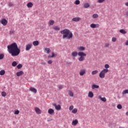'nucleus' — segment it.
Returning <instances> with one entry per match:
<instances>
[{
	"mask_svg": "<svg viewBox=\"0 0 128 128\" xmlns=\"http://www.w3.org/2000/svg\"><path fill=\"white\" fill-rule=\"evenodd\" d=\"M32 44H26V50L28 51L32 48Z\"/></svg>",
	"mask_w": 128,
	"mask_h": 128,
	"instance_id": "5",
	"label": "nucleus"
},
{
	"mask_svg": "<svg viewBox=\"0 0 128 128\" xmlns=\"http://www.w3.org/2000/svg\"><path fill=\"white\" fill-rule=\"evenodd\" d=\"M90 26L92 28H98L100 26V24H90Z\"/></svg>",
	"mask_w": 128,
	"mask_h": 128,
	"instance_id": "7",
	"label": "nucleus"
},
{
	"mask_svg": "<svg viewBox=\"0 0 128 128\" xmlns=\"http://www.w3.org/2000/svg\"><path fill=\"white\" fill-rule=\"evenodd\" d=\"M38 44H40V42L38 40L33 42V46H38Z\"/></svg>",
	"mask_w": 128,
	"mask_h": 128,
	"instance_id": "23",
	"label": "nucleus"
},
{
	"mask_svg": "<svg viewBox=\"0 0 128 128\" xmlns=\"http://www.w3.org/2000/svg\"><path fill=\"white\" fill-rule=\"evenodd\" d=\"M34 110L38 114H42V110L38 107L34 108Z\"/></svg>",
	"mask_w": 128,
	"mask_h": 128,
	"instance_id": "8",
	"label": "nucleus"
},
{
	"mask_svg": "<svg viewBox=\"0 0 128 128\" xmlns=\"http://www.w3.org/2000/svg\"><path fill=\"white\" fill-rule=\"evenodd\" d=\"M126 116H128V112L126 113Z\"/></svg>",
	"mask_w": 128,
	"mask_h": 128,
	"instance_id": "55",
	"label": "nucleus"
},
{
	"mask_svg": "<svg viewBox=\"0 0 128 128\" xmlns=\"http://www.w3.org/2000/svg\"><path fill=\"white\" fill-rule=\"evenodd\" d=\"M74 110V106H71L69 108L70 110Z\"/></svg>",
	"mask_w": 128,
	"mask_h": 128,
	"instance_id": "46",
	"label": "nucleus"
},
{
	"mask_svg": "<svg viewBox=\"0 0 128 128\" xmlns=\"http://www.w3.org/2000/svg\"><path fill=\"white\" fill-rule=\"evenodd\" d=\"M106 0H98L97 2L98 4H102L104 2H106Z\"/></svg>",
	"mask_w": 128,
	"mask_h": 128,
	"instance_id": "33",
	"label": "nucleus"
},
{
	"mask_svg": "<svg viewBox=\"0 0 128 128\" xmlns=\"http://www.w3.org/2000/svg\"><path fill=\"white\" fill-rule=\"evenodd\" d=\"M125 6H128V2H126L125 3Z\"/></svg>",
	"mask_w": 128,
	"mask_h": 128,
	"instance_id": "52",
	"label": "nucleus"
},
{
	"mask_svg": "<svg viewBox=\"0 0 128 128\" xmlns=\"http://www.w3.org/2000/svg\"><path fill=\"white\" fill-rule=\"evenodd\" d=\"M7 48L8 52L12 54V56H17L20 54V50L18 48L16 42L8 46Z\"/></svg>",
	"mask_w": 128,
	"mask_h": 128,
	"instance_id": "1",
	"label": "nucleus"
},
{
	"mask_svg": "<svg viewBox=\"0 0 128 128\" xmlns=\"http://www.w3.org/2000/svg\"><path fill=\"white\" fill-rule=\"evenodd\" d=\"M127 65L128 66V63Z\"/></svg>",
	"mask_w": 128,
	"mask_h": 128,
	"instance_id": "56",
	"label": "nucleus"
},
{
	"mask_svg": "<svg viewBox=\"0 0 128 128\" xmlns=\"http://www.w3.org/2000/svg\"><path fill=\"white\" fill-rule=\"evenodd\" d=\"M68 94L70 95V96H71L72 98L74 96V92H72V91L69 90Z\"/></svg>",
	"mask_w": 128,
	"mask_h": 128,
	"instance_id": "27",
	"label": "nucleus"
},
{
	"mask_svg": "<svg viewBox=\"0 0 128 128\" xmlns=\"http://www.w3.org/2000/svg\"><path fill=\"white\" fill-rule=\"evenodd\" d=\"M104 46V48H108L110 46V44L106 43Z\"/></svg>",
	"mask_w": 128,
	"mask_h": 128,
	"instance_id": "44",
	"label": "nucleus"
},
{
	"mask_svg": "<svg viewBox=\"0 0 128 128\" xmlns=\"http://www.w3.org/2000/svg\"><path fill=\"white\" fill-rule=\"evenodd\" d=\"M8 6L10 8H12V6H14V3H12V2H9L8 3Z\"/></svg>",
	"mask_w": 128,
	"mask_h": 128,
	"instance_id": "31",
	"label": "nucleus"
},
{
	"mask_svg": "<svg viewBox=\"0 0 128 128\" xmlns=\"http://www.w3.org/2000/svg\"><path fill=\"white\" fill-rule=\"evenodd\" d=\"M89 6H90V3L88 2L84 3L83 6L84 8H88Z\"/></svg>",
	"mask_w": 128,
	"mask_h": 128,
	"instance_id": "14",
	"label": "nucleus"
},
{
	"mask_svg": "<svg viewBox=\"0 0 128 128\" xmlns=\"http://www.w3.org/2000/svg\"><path fill=\"white\" fill-rule=\"evenodd\" d=\"M105 70H108V68H110V65L108 64H106L104 66Z\"/></svg>",
	"mask_w": 128,
	"mask_h": 128,
	"instance_id": "40",
	"label": "nucleus"
},
{
	"mask_svg": "<svg viewBox=\"0 0 128 128\" xmlns=\"http://www.w3.org/2000/svg\"><path fill=\"white\" fill-rule=\"evenodd\" d=\"M20 114V110H18L15 111L14 112V114Z\"/></svg>",
	"mask_w": 128,
	"mask_h": 128,
	"instance_id": "45",
	"label": "nucleus"
},
{
	"mask_svg": "<svg viewBox=\"0 0 128 128\" xmlns=\"http://www.w3.org/2000/svg\"><path fill=\"white\" fill-rule=\"evenodd\" d=\"M117 108H118V110H122V104H118L117 106Z\"/></svg>",
	"mask_w": 128,
	"mask_h": 128,
	"instance_id": "36",
	"label": "nucleus"
},
{
	"mask_svg": "<svg viewBox=\"0 0 128 128\" xmlns=\"http://www.w3.org/2000/svg\"><path fill=\"white\" fill-rule=\"evenodd\" d=\"M125 44L126 46H128V40L126 41V42H125Z\"/></svg>",
	"mask_w": 128,
	"mask_h": 128,
	"instance_id": "51",
	"label": "nucleus"
},
{
	"mask_svg": "<svg viewBox=\"0 0 128 128\" xmlns=\"http://www.w3.org/2000/svg\"><path fill=\"white\" fill-rule=\"evenodd\" d=\"M92 90H95V88H100V86L98 85H96L94 84L92 85Z\"/></svg>",
	"mask_w": 128,
	"mask_h": 128,
	"instance_id": "17",
	"label": "nucleus"
},
{
	"mask_svg": "<svg viewBox=\"0 0 128 128\" xmlns=\"http://www.w3.org/2000/svg\"><path fill=\"white\" fill-rule=\"evenodd\" d=\"M106 72H108V69H104L102 70L99 74L100 78H104Z\"/></svg>",
	"mask_w": 128,
	"mask_h": 128,
	"instance_id": "4",
	"label": "nucleus"
},
{
	"mask_svg": "<svg viewBox=\"0 0 128 128\" xmlns=\"http://www.w3.org/2000/svg\"><path fill=\"white\" fill-rule=\"evenodd\" d=\"M54 20H50L48 22V26H54Z\"/></svg>",
	"mask_w": 128,
	"mask_h": 128,
	"instance_id": "20",
	"label": "nucleus"
},
{
	"mask_svg": "<svg viewBox=\"0 0 128 128\" xmlns=\"http://www.w3.org/2000/svg\"><path fill=\"white\" fill-rule=\"evenodd\" d=\"M88 98H94V92H92L90 91L89 92L88 94Z\"/></svg>",
	"mask_w": 128,
	"mask_h": 128,
	"instance_id": "21",
	"label": "nucleus"
},
{
	"mask_svg": "<svg viewBox=\"0 0 128 128\" xmlns=\"http://www.w3.org/2000/svg\"><path fill=\"white\" fill-rule=\"evenodd\" d=\"M112 40L113 42H116V38L114 37L112 38Z\"/></svg>",
	"mask_w": 128,
	"mask_h": 128,
	"instance_id": "42",
	"label": "nucleus"
},
{
	"mask_svg": "<svg viewBox=\"0 0 128 128\" xmlns=\"http://www.w3.org/2000/svg\"><path fill=\"white\" fill-rule=\"evenodd\" d=\"M98 71L97 70H95L92 72V76H94V74H98Z\"/></svg>",
	"mask_w": 128,
	"mask_h": 128,
	"instance_id": "28",
	"label": "nucleus"
},
{
	"mask_svg": "<svg viewBox=\"0 0 128 128\" xmlns=\"http://www.w3.org/2000/svg\"><path fill=\"white\" fill-rule=\"evenodd\" d=\"M48 114H51V115L54 114V110L52 108H49L48 110Z\"/></svg>",
	"mask_w": 128,
	"mask_h": 128,
	"instance_id": "10",
	"label": "nucleus"
},
{
	"mask_svg": "<svg viewBox=\"0 0 128 128\" xmlns=\"http://www.w3.org/2000/svg\"><path fill=\"white\" fill-rule=\"evenodd\" d=\"M120 32L121 34H126V31L124 29H121L120 30Z\"/></svg>",
	"mask_w": 128,
	"mask_h": 128,
	"instance_id": "25",
	"label": "nucleus"
},
{
	"mask_svg": "<svg viewBox=\"0 0 128 128\" xmlns=\"http://www.w3.org/2000/svg\"><path fill=\"white\" fill-rule=\"evenodd\" d=\"M122 94H128V90H124L122 92Z\"/></svg>",
	"mask_w": 128,
	"mask_h": 128,
	"instance_id": "34",
	"label": "nucleus"
},
{
	"mask_svg": "<svg viewBox=\"0 0 128 128\" xmlns=\"http://www.w3.org/2000/svg\"><path fill=\"white\" fill-rule=\"evenodd\" d=\"M80 4V0H76L75 1V4Z\"/></svg>",
	"mask_w": 128,
	"mask_h": 128,
	"instance_id": "41",
	"label": "nucleus"
},
{
	"mask_svg": "<svg viewBox=\"0 0 128 128\" xmlns=\"http://www.w3.org/2000/svg\"><path fill=\"white\" fill-rule=\"evenodd\" d=\"M72 56H74V58H76V56H78V54L80 58H78L79 62H83V60H86L85 56H86V53L80 52L78 53L77 52L74 51L72 52L71 54Z\"/></svg>",
	"mask_w": 128,
	"mask_h": 128,
	"instance_id": "2",
	"label": "nucleus"
},
{
	"mask_svg": "<svg viewBox=\"0 0 128 128\" xmlns=\"http://www.w3.org/2000/svg\"><path fill=\"white\" fill-rule=\"evenodd\" d=\"M44 51V52H46V54H50V52H51V50L50 48H45Z\"/></svg>",
	"mask_w": 128,
	"mask_h": 128,
	"instance_id": "22",
	"label": "nucleus"
},
{
	"mask_svg": "<svg viewBox=\"0 0 128 128\" xmlns=\"http://www.w3.org/2000/svg\"><path fill=\"white\" fill-rule=\"evenodd\" d=\"M54 106L56 110H60V108H62V107L60 106V104L56 105V104H54Z\"/></svg>",
	"mask_w": 128,
	"mask_h": 128,
	"instance_id": "13",
	"label": "nucleus"
},
{
	"mask_svg": "<svg viewBox=\"0 0 128 128\" xmlns=\"http://www.w3.org/2000/svg\"><path fill=\"white\" fill-rule=\"evenodd\" d=\"M98 97L100 100H102V102H106V98H102V96L100 95H99Z\"/></svg>",
	"mask_w": 128,
	"mask_h": 128,
	"instance_id": "12",
	"label": "nucleus"
},
{
	"mask_svg": "<svg viewBox=\"0 0 128 128\" xmlns=\"http://www.w3.org/2000/svg\"><path fill=\"white\" fill-rule=\"evenodd\" d=\"M86 69H81L79 72V74L81 76H84V74H86Z\"/></svg>",
	"mask_w": 128,
	"mask_h": 128,
	"instance_id": "6",
	"label": "nucleus"
},
{
	"mask_svg": "<svg viewBox=\"0 0 128 128\" xmlns=\"http://www.w3.org/2000/svg\"><path fill=\"white\" fill-rule=\"evenodd\" d=\"M63 88H64V86H62V85H60L58 86V89L59 90H62Z\"/></svg>",
	"mask_w": 128,
	"mask_h": 128,
	"instance_id": "47",
	"label": "nucleus"
},
{
	"mask_svg": "<svg viewBox=\"0 0 128 128\" xmlns=\"http://www.w3.org/2000/svg\"><path fill=\"white\" fill-rule=\"evenodd\" d=\"M1 94L2 96H6V93L4 92H2Z\"/></svg>",
	"mask_w": 128,
	"mask_h": 128,
	"instance_id": "35",
	"label": "nucleus"
},
{
	"mask_svg": "<svg viewBox=\"0 0 128 128\" xmlns=\"http://www.w3.org/2000/svg\"><path fill=\"white\" fill-rule=\"evenodd\" d=\"M24 72L22 71H20L19 72H18L16 73V75L17 76H22L24 74Z\"/></svg>",
	"mask_w": 128,
	"mask_h": 128,
	"instance_id": "19",
	"label": "nucleus"
},
{
	"mask_svg": "<svg viewBox=\"0 0 128 128\" xmlns=\"http://www.w3.org/2000/svg\"><path fill=\"white\" fill-rule=\"evenodd\" d=\"M41 64H43L44 66H46V62H42Z\"/></svg>",
	"mask_w": 128,
	"mask_h": 128,
	"instance_id": "50",
	"label": "nucleus"
},
{
	"mask_svg": "<svg viewBox=\"0 0 128 128\" xmlns=\"http://www.w3.org/2000/svg\"><path fill=\"white\" fill-rule=\"evenodd\" d=\"M80 20H82V18H80V17H76L72 19V20L73 22H80Z\"/></svg>",
	"mask_w": 128,
	"mask_h": 128,
	"instance_id": "11",
	"label": "nucleus"
},
{
	"mask_svg": "<svg viewBox=\"0 0 128 128\" xmlns=\"http://www.w3.org/2000/svg\"><path fill=\"white\" fill-rule=\"evenodd\" d=\"M78 50L80 52H82V51L84 50H86V48L84 46H80V47L78 48Z\"/></svg>",
	"mask_w": 128,
	"mask_h": 128,
	"instance_id": "18",
	"label": "nucleus"
},
{
	"mask_svg": "<svg viewBox=\"0 0 128 128\" xmlns=\"http://www.w3.org/2000/svg\"><path fill=\"white\" fill-rule=\"evenodd\" d=\"M48 64H52V60H49L48 61Z\"/></svg>",
	"mask_w": 128,
	"mask_h": 128,
	"instance_id": "48",
	"label": "nucleus"
},
{
	"mask_svg": "<svg viewBox=\"0 0 128 128\" xmlns=\"http://www.w3.org/2000/svg\"><path fill=\"white\" fill-rule=\"evenodd\" d=\"M4 58V54H0V60H2Z\"/></svg>",
	"mask_w": 128,
	"mask_h": 128,
	"instance_id": "43",
	"label": "nucleus"
},
{
	"mask_svg": "<svg viewBox=\"0 0 128 128\" xmlns=\"http://www.w3.org/2000/svg\"><path fill=\"white\" fill-rule=\"evenodd\" d=\"M52 119L48 120V122H52Z\"/></svg>",
	"mask_w": 128,
	"mask_h": 128,
	"instance_id": "53",
	"label": "nucleus"
},
{
	"mask_svg": "<svg viewBox=\"0 0 128 128\" xmlns=\"http://www.w3.org/2000/svg\"><path fill=\"white\" fill-rule=\"evenodd\" d=\"M60 33L62 36V38H67V40H70L72 38V32L68 29H64L60 31Z\"/></svg>",
	"mask_w": 128,
	"mask_h": 128,
	"instance_id": "3",
	"label": "nucleus"
},
{
	"mask_svg": "<svg viewBox=\"0 0 128 128\" xmlns=\"http://www.w3.org/2000/svg\"><path fill=\"white\" fill-rule=\"evenodd\" d=\"M30 90L32 92H34V94H36L37 90H36V89L34 88L31 87L30 88Z\"/></svg>",
	"mask_w": 128,
	"mask_h": 128,
	"instance_id": "15",
	"label": "nucleus"
},
{
	"mask_svg": "<svg viewBox=\"0 0 128 128\" xmlns=\"http://www.w3.org/2000/svg\"><path fill=\"white\" fill-rule=\"evenodd\" d=\"M72 114H76V112H78V108H74V109L72 110Z\"/></svg>",
	"mask_w": 128,
	"mask_h": 128,
	"instance_id": "30",
	"label": "nucleus"
},
{
	"mask_svg": "<svg viewBox=\"0 0 128 128\" xmlns=\"http://www.w3.org/2000/svg\"><path fill=\"white\" fill-rule=\"evenodd\" d=\"M10 34H14V32L13 31H10Z\"/></svg>",
	"mask_w": 128,
	"mask_h": 128,
	"instance_id": "54",
	"label": "nucleus"
},
{
	"mask_svg": "<svg viewBox=\"0 0 128 128\" xmlns=\"http://www.w3.org/2000/svg\"><path fill=\"white\" fill-rule=\"evenodd\" d=\"M4 74H6V71H4V70L0 71V76H4Z\"/></svg>",
	"mask_w": 128,
	"mask_h": 128,
	"instance_id": "29",
	"label": "nucleus"
},
{
	"mask_svg": "<svg viewBox=\"0 0 128 128\" xmlns=\"http://www.w3.org/2000/svg\"><path fill=\"white\" fill-rule=\"evenodd\" d=\"M34 6V4L32 2H30L27 4V6L28 8H32Z\"/></svg>",
	"mask_w": 128,
	"mask_h": 128,
	"instance_id": "24",
	"label": "nucleus"
},
{
	"mask_svg": "<svg viewBox=\"0 0 128 128\" xmlns=\"http://www.w3.org/2000/svg\"><path fill=\"white\" fill-rule=\"evenodd\" d=\"M0 22L3 24V26H6V24H8V20L4 18L2 19Z\"/></svg>",
	"mask_w": 128,
	"mask_h": 128,
	"instance_id": "9",
	"label": "nucleus"
},
{
	"mask_svg": "<svg viewBox=\"0 0 128 128\" xmlns=\"http://www.w3.org/2000/svg\"><path fill=\"white\" fill-rule=\"evenodd\" d=\"M53 30H60V28L58 26H55L53 28Z\"/></svg>",
	"mask_w": 128,
	"mask_h": 128,
	"instance_id": "26",
	"label": "nucleus"
},
{
	"mask_svg": "<svg viewBox=\"0 0 128 128\" xmlns=\"http://www.w3.org/2000/svg\"><path fill=\"white\" fill-rule=\"evenodd\" d=\"M125 16H128V11L126 12Z\"/></svg>",
	"mask_w": 128,
	"mask_h": 128,
	"instance_id": "49",
	"label": "nucleus"
},
{
	"mask_svg": "<svg viewBox=\"0 0 128 128\" xmlns=\"http://www.w3.org/2000/svg\"><path fill=\"white\" fill-rule=\"evenodd\" d=\"M22 68V64H19L17 66V68L20 70V68Z\"/></svg>",
	"mask_w": 128,
	"mask_h": 128,
	"instance_id": "38",
	"label": "nucleus"
},
{
	"mask_svg": "<svg viewBox=\"0 0 128 128\" xmlns=\"http://www.w3.org/2000/svg\"><path fill=\"white\" fill-rule=\"evenodd\" d=\"M78 124V120H76L72 121V126H76Z\"/></svg>",
	"mask_w": 128,
	"mask_h": 128,
	"instance_id": "16",
	"label": "nucleus"
},
{
	"mask_svg": "<svg viewBox=\"0 0 128 128\" xmlns=\"http://www.w3.org/2000/svg\"><path fill=\"white\" fill-rule=\"evenodd\" d=\"M52 56H48V58H54V56H56V54H54V52H52Z\"/></svg>",
	"mask_w": 128,
	"mask_h": 128,
	"instance_id": "39",
	"label": "nucleus"
},
{
	"mask_svg": "<svg viewBox=\"0 0 128 128\" xmlns=\"http://www.w3.org/2000/svg\"><path fill=\"white\" fill-rule=\"evenodd\" d=\"M17 64H18V63H16V61H14L12 63V66H16Z\"/></svg>",
	"mask_w": 128,
	"mask_h": 128,
	"instance_id": "37",
	"label": "nucleus"
},
{
	"mask_svg": "<svg viewBox=\"0 0 128 128\" xmlns=\"http://www.w3.org/2000/svg\"><path fill=\"white\" fill-rule=\"evenodd\" d=\"M93 18H98V14H94L92 15Z\"/></svg>",
	"mask_w": 128,
	"mask_h": 128,
	"instance_id": "32",
	"label": "nucleus"
}]
</instances>
